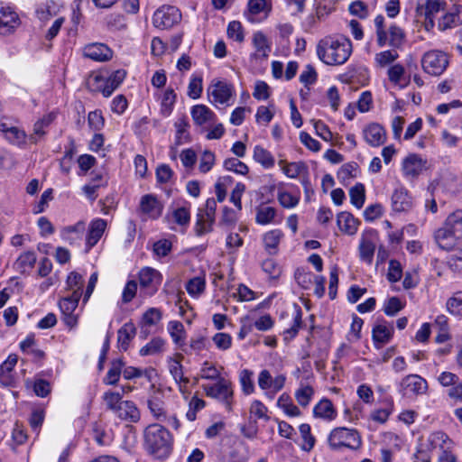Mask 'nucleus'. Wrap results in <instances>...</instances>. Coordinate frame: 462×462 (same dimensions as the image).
I'll return each instance as SVG.
<instances>
[{"label":"nucleus","instance_id":"f3484780","mask_svg":"<svg viewBox=\"0 0 462 462\" xmlns=\"http://www.w3.org/2000/svg\"><path fill=\"white\" fill-rule=\"evenodd\" d=\"M394 328L392 323H388L385 319H380L374 326L372 330V337L374 346L379 349L389 343L393 338Z\"/></svg>","mask_w":462,"mask_h":462},{"label":"nucleus","instance_id":"58836bf2","mask_svg":"<svg viewBox=\"0 0 462 462\" xmlns=\"http://www.w3.org/2000/svg\"><path fill=\"white\" fill-rule=\"evenodd\" d=\"M162 319V312L159 309L150 308L147 310L142 318V328L141 333L146 337L149 331L145 328V327H151L156 325Z\"/></svg>","mask_w":462,"mask_h":462},{"label":"nucleus","instance_id":"c03bdc74","mask_svg":"<svg viewBox=\"0 0 462 462\" xmlns=\"http://www.w3.org/2000/svg\"><path fill=\"white\" fill-rule=\"evenodd\" d=\"M277 406L291 417H296L300 414V409L292 402L291 398L287 393H282L277 401Z\"/></svg>","mask_w":462,"mask_h":462},{"label":"nucleus","instance_id":"8fccbe9b","mask_svg":"<svg viewBox=\"0 0 462 462\" xmlns=\"http://www.w3.org/2000/svg\"><path fill=\"white\" fill-rule=\"evenodd\" d=\"M206 281L204 277L196 276L186 284V290L191 296H199L205 291Z\"/></svg>","mask_w":462,"mask_h":462},{"label":"nucleus","instance_id":"603ef678","mask_svg":"<svg viewBox=\"0 0 462 462\" xmlns=\"http://www.w3.org/2000/svg\"><path fill=\"white\" fill-rule=\"evenodd\" d=\"M163 345L164 341L161 337H154L140 349V355L145 356L158 354L162 352Z\"/></svg>","mask_w":462,"mask_h":462},{"label":"nucleus","instance_id":"412c9836","mask_svg":"<svg viewBox=\"0 0 462 462\" xmlns=\"http://www.w3.org/2000/svg\"><path fill=\"white\" fill-rule=\"evenodd\" d=\"M364 138L368 144L374 147L380 146L386 140V133L382 125L376 123L370 124L363 131Z\"/></svg>","mask_w":462,"mask_h":462},{"label":"nucleus","instance_id":"c85d7f7f","mask_svg":"<svg viewBox=\"0 0 462 462\" xmlns=\"http://www.w3.org/2000/svg\"><path fill=\"white\" fill-rule=\"evenodd\" d=\"M115 414L121 420L136 422L140 420V412L136 405L131 401H124L117 407Z\"/></svg>","mask_w":462,"mask_h":462},{"label":"nucleus","instance_id":"a211bd4d","mask_svg":"<svg viewBox=\"0 0 462 462\" xmlns=\"http://www.w3.org/2000/svg\"><path fill=\"white\" fill-rule=\"evenodd\" d=\"M20 25L18 14L10 6H0V34L13 32Z\"/></svg>","mask_w":462,"mask_h":462},{"label":"nucleus","instance_id":"393cba45","mask_svg":"<svg viewBox=\"0 0 462 462\" xmlns=\"http://www.w3.org/2000/svg\"><path fill=\"white\" fill-rule=\"evenodd\" d=\"M164 219L168 223H176L180 226L187 227L190 221V207L182 206L177 208H173L171 211H169Z\"/></svg>","mask_w":462,"mask_h":462},{"label":"nucleus","instance_id":"0eeeda50","mask_svg":"<svg viewBox=\"0 0 462 462\" xmlns=\"http://www.w3.org/2000/svg\"><path fill=\"white\" fill-rule=\"evenodd\" d=\"M428 383L419 374H411L404 376L398 384L399 393L407 399H413L427 393Z\"/></svg>","mask_w":462,"mask_h":462},{"label":"nucleus","instance_id":"4c0bfd02","mask_svg":"<svg viewBox=\"0 0 462 462\" xmlns=\"http://www.w3.org/2000/svg\"><path fill=\"white\" fill-rule=\"evenodd\" d=\"M169 333L173 342L180 347L185 345L186 332L183 324L178 320L170 321L168 324Z\"/></svg>","mask_w":462,"mask_h":462},{"label":"nucleus","instance_id":"7ed1b4c3","mask_svg":"<svg viewBox=\"0 0 462 462\" xmlns=\"http://www.w3.org/2000/svg\"><path fill=\"white\" fill-rule=\"evenodd\" d=\"M460 239H462V210L457 209L450 213L442 226L434 232V240L440 249L450 251Z\"/></svg>","mask_w":462,"mask_h":462},{"label":"nucleus","instance_id":"680f3d73","mask_svg":"<svg viewBox=\"0 0 462 462\" xmlns=\"http://www.w3.org/2000/svg\"><path fill=\"white\" fill-rule=\"evenodd\" d=\"M316 276L311 272H307L304 269H297L295 272V279L303 289H309Z\"/></svg>","mask_w":462,"mask_h":462},{"label":"nucleus","instance_id":"052dcab7","mask_svg":"<svg viewBox=\"0 0 462 462\" xmlns=\"http://www.w3.org/2000/svg\"><path fill=\"white\" fill-rule=\"evenodd\" d=\"M254 373L248 369H244L240 373V383L242 390L245 394H251L254 393V385L252 380Z\"/></svg>","mask_w":462,"mask_h":462},{"label":"nucleus","instance_id":"5701e85b","mask_svg":"<svg viewBox=\"0 0 462 462\" xmlns=\"http://www.w3.org/2000/svg\"><path fill=\"white\" fill-rule=\"evenodd\" d=\"M392 207L395 212L408 211L412 208V199L405 189H395L392 196Z\"/></svg>","mask_w":462,"mask_h":462},{"label":"nucleus","instance_id":"dca6fc26","mask_svg":"<svg viewBox=\"0 0 462 462\" xmlns=\"http://www.w3.org/2000/svg\"><path fill=\"white\" fill-rule=\"evenodd\" d=\"M139 208L143 215L155 220L162 215L164 205L155 195L146 194L141 198Z\"/></svg>","mask_w":462,"mask_h":462},{"label":"nucleus","instance_id":"774afa93","mask_svg":"<svg viewBox=\"0 0 462 462\" xmlns=\"http://www.w3.org/2000/svg\"><path fill=\"white\" fill-rule=\"evenodd\" d=\"M313 393V388L310 385H307L297 390L295 393V397L300 405L307 406L310 403Z\"/></svg>","mask_w":462,"mask_h":462},{"label":"nucleus","instance_id":"5fc2aeb1","mask_svg":"<svg viewBox=\"0 0 462 462\" xmlns=\"http://www.w3.org/2000/svg\"><path fill=\"white\" fill-rule=\"evenodd\" d=\"M437 380L441 386L448 387V389H454L462 383L456 374L448 371L440 373Z\"/></svg>","mask_w":462,"mask_h":462},{"label":"nucleus","instance_id":"bf43d9fd","mask_svg":"<svg viewBox=\"0 0 462 462\" xmlns=\"http://www.w3.org/2000/svg\"><path fill=\"white\" fill-rule=\"evenodd\" d=\"M443 9L442 3L439 0H428L424 6H421L420 14L426 17H433Z\"/></svg>","mask_w":462,"mask_h":462},{"label":"nucleus","instance_id":"ea45409f","mask_svg":"<svg viewBox=\"0 0 462 462\" xmlns=\"http://www.w3.org/2000/svg\"><path fill=\"white\" fill-rule=\"evenodd\" d=\"M125 366V363L122 359H115L111 362V366L104 378V383L108 385H115L117 383L120 378V374Z\"/></svg>","mask_w":462,"mask_h":462},{"label":"nucleus","instance_id":"a18cd8bd","mask_svg":"<svg viewBox=\"0 0 462 462\" xmlns=\"http://www.w3.org/2000/svg\"><path fill=\"white\" fill-rule=\"evenodd\" d=\"M177 96L172 88H167L162 96L161 103V114L167 117L172 110L176 102Z\"/></svg>","mask_w":462,"mask_h":462},{"label":"nucleus","instance_id":"6e6552de","mask_svg":"<svg viewBox=\"0 0 462 462\" xmlns=\"http://www.w3.org/2000/svg\"><path fill=\"white\" fill-rule=\"evenodd\" d=\"M448 59L447 55L439 51L426 52L421 59V67L425 73L431 76H439L447 69Z\"/></svg>","mask_w":462,"mask_h":462},{"label":"nucleus","instance_id":"9b49d317","mask_svg":"<svg viewBox=\"0 0 462 462\" xmlns=\"http://www.w3.org/2000/svg\"><path fill=\"white\" fill-rule=\"evenodd\" d=\"M206 395L222 402L228 411L231 410L233 390L231 383L225 378H220L217 383L203 386Z\"/></svg>","mask_w":462,"mask_h":462},{"label":"nucleus","instance_id":"f257e3e1","mask_svg":"<svg viewBox=\"0 0 462 462\" xmlns=\"http://www.w3.org/2000/svg\"><path fill=\"white\" fill-rule=\"evenodd\" d=\"M352 53V43L346 37H326L317 45L319 59L327 65L337 66L347 61Z\"/></svg>","mask_w":462,"mask_h":462},{"label":"nucleus","instance_id":"4be33fe9","mask_svg":"<svg viewBox=\"0 0 462 462\" xmlns=\"http://www.w3.org/2000/svg\"><path fill=\"white\" fill-rule=\"evenodd\" d=\"M106 227V221L102 218H96L91 221L86 237L87 250L88 251L99 241Z\"/></svg>","mask_w":462,"mask_h":462},{"label":"nucleus","instance_id":"2f4dec72","mask_svg":"<svg viewBox=\"0 0 462 462\" xmlns=\"http://www.w3.org/2000/svg\"><path fill=\"white\" fill-rule=\"evenodd\" d=\"M183 358L184 356L182 354H176L175 357H170L169 371L176 383H183L186 385L189 383V379L183 375V366L181 365V360Z\"/></svg>","mask_w":462,"mask_h":462},{"label":"nucleus","instance_id":"cd10ccee","mask_svg":"<svg viewBox=\"0 0 462 462\" xmlns=\"http://www.w3.org/2000/svg\"><path fill=\"white\" fill-rule=\"evenodd\" d=\"M337 225L343 233L353 236L357 231L359 221L352 214L344 211L337 215Z\"/></svg>","mask_w":462,"mask_h":462},{"label":"nucleus","instance_id":"423d86ee","mask_svg":"<svg viewBox=\"0 0 462 462\" xmlns=\"http://www.w3.org/2000/svg\"><path fill=\"white\" fill-rule=\"evenodd\" d=\"M217 210V200L214 198L207 199L205 207L199 208L194 227L197 236H200L213 230Z\"/></svg>","mask_w":462,"mask_h":462},{"label":"nucleus","instance_id":"7c9ffc66","mask_svg":"<svg viewBox=\"0 0 462 462\" xmlns=\"http://www.w3.org/2000/svg\"><path fill=\"white\" fill-rule=\"evenodd\" d=\"M136 328L132 322L124 324L117 331V342L123 351L128 349L131 340L134 337Z\"/></svg>","mask_w":462,"mask_h":462},{"label":"nucleus","instance_id":"4468645a","mask_svg":"<svg viewBox=\"0 0 462 462\" xmlns=\"http://www.w3.org/2000/svg\"><path fill=\"white\" fill-rule=\"evenodd\" d=\"M378 233L374 229L365 230L361 236L359 244V257L363 262L371 264L376 248Z\"/></svg>","mask_w":462,"mask_h":462},{"label":"nucleus","instance_id":"13d9d810","mask_svg":"<svg viewBox=\"0 0 462 462\" xmlns=\"http://www.w3.org/2000/svg\"><path fill=\"white\" fill-rule=\"evenodd\" d=\"M402 276V267L399 261L392 259L389 262L387 279L390 282H397Z\"/></svg>","mask_w":462,"mask_h":462},{"label":"nucleus","instance_id":"aec40b11","mask_svg":"<svg viewBox=\"0 0 462 462\" xmlns=\"http://www.w3.org/2000/svg\"><path fill=\"white\" fill-rule=\"evenodd\" d=\"M84 56L95 61H106L113 56L112 50L103 43H91L84 47Z\"/></svg>","mask_w":462,"mask_h":462},{"label":"nucleus","instance_id":"69168bd1","mask_svg":"<svg viewBox=\"0 0 462 462\" xmlns=\"http://www.w3.org/2000/svg\"><path fill=\"white\" fill-rule=\"evenodd\" d=\"M202 89V78L192 77L188 87V96L192 99H197L200 97Z\"/></svg>","mask_w":462,"mask_h":462},{"label":"nucleus","instance_id":"c756f323","mask_svg":"<svg viewBox=\"0 0 462 462\" xmlns=\"http://www.w3.org/2000/svg\"><path fill=\"white\" fill-rule=\"evenodd\" d=\"M462 6H456L454 11L443 15L439 21L438 27L441 31L458 26L462 23Z\"/></svg>","mask_w":462,"mask_h":462},{"label":"nucleus","instance_id":"9d476101","mask_svg":"<svg viewBox=\"0 0 462 462\" xmlns=\"http://www.w3.org/2000/svg\"><path fill=\"white\" fill-rule=\"evenodd\" d=\"M125 76V69H117L106 79L101 75H96L93 80L97 84L96 89L100 91L105 97H108L121 85Z\"/></svg>","mask_w":462,"mask_h":462},{"label":"nucleus","instance_id":"6ab92c4d","mask_svg":"<svg viewBox=\"0 0 462 462\" xmlns=\"http://www.w3.org/2000/svg\"><path fill=\"white\" fill-rule=\"evenodd\" d=\"M0 132L9 143L21 148L25 146L28 135L23 129L1 122Z\"/></svg>","mask_w":462,"mask_h":462},{"label":"nucleus","instance_id":"0e129e2a","mask_svg":"<svg viewBox=\"0 0 462 462\" xmlns=\"http://www.w3.org/2000/svg\"><path fill=\"white\" fill-rule=\"evenodd\" d=\"M212 340L216 346L222 351L229 349L232 346V337L227 333H216Z\"/></svg>","mask_w":462,"mask_h":462},{"label":"nucleus","instance_id":"79ce46f5","mask_svg":"<svg viewBox=\"0 0 462 462\" xmlns=\"http://www.w3.org/2000/svg\"><path fill=\"white\" fill-rule=\"evenodd\" d=\"M254 159L265 169L272 168L275 162L272 153L261 145L254 148Z\"/></svg>","mask_w":462,"mask_h":462},{"label":"nucleus","instance_id":"1a4fd4ad","mask_svg":"<svg viewBox=\"0 0 462 462\" xmlns=\"http://www.w3.org/2000/svg\"><path fill=\"white\" fill-rule=\"evenodd\" d=\"M181 20L180 11L173 5H162L157 9L152 17L153 25L159 29H169Z\"/></svg>","mask_w":462,"mask_h":462},{"label":"nucleus","instance_id":"39448f33","mask_svg":"<svg viewBox=\"0 0 462 462\" xmlns=\"http://www.w3.org/2000/svg\"><path fill=\"white\" fill-rule=\"evenodd\" d=\"M448 437L442 431H436L426 439H419L415 457L421 462H430L431 453L436 448H444Z\"/></svg>","mask_w":462,"mask_h":462},{"label":"nucleus","instance_id":"a878e982","mask_svg":"<svg viewBox=\"0 0 462 462\" xmlns=\"http://www.w3.org/2000/svg\"><path fill=\"white\" fill-rule=\"evenodd\" d=\"M191 117L194 124L203 125L208 123L215 122V113L205 105H195L190 109Z\"/></svg>","mask_w":462,"mask_h":462},{"label":"nucleus","instance_id":"20e7f679","mask_svg":"<svg viewBox=\"0 0 462 462\" xmlns=\"http://www.w3.org/2000/svg\"><path fill=\"white\" fill-rule=\"evenodd\" d=\"M328 442L334 451H342L344 448L356 450L362 444L359 433L356 430L345 427L334 429L328 438Z\"/></svg>","mask_w":462,"mask_h":462},{"label":"nucleus","instance_id":"338daca9","mask_svg":"<svg viewBox=\"0 0 462 462\" xmlns=\"http://www.w3.org/2000/svg\"><path fill=\"white\" fill-rule=\"evenodd\" d=\"M236 221L237 216L236 210L228 207H224L219 225L223 226L231 227L236 225Z\"/></svg>","mask_w":462,"mask_h":462},{"label":"nucleus","instance_id":"a19ab883","mask_svg":"<svg viewBox=\"0 0 462 462\" xmlns=\"http://www.w3.org/2000/svg\"><path fill=\"white\" fill-rule=\"evenodd\" d=\"M313 414L315 417L332 420L336 416V411L332 402L328 399H324L314 407Z\"/></svg>","mask_w":462,"mask_h":462},{"label":"nucleus","instance_id":"72a5a7b5","mask_svg":"<svg viewBox=\"0 0 462 462\" xmlns=\"http://www.w3.org/2000/svg\"><path fill=\"white\" fill-rule=\"evenodd\" d=\"M283 233L280 229L271 230L263 235L264 248L269 254H276Z\"/></svg>","mask_w":462,"mask_h":462},{"label":"nucleus","instance_id":"ddd939ff","mask_svg":"<svg viewBox=\"0 0 462 462\" xmlns=\"http://www.w3.org/2000/svg\"><path fill=\"white\" fill-rule=\"evenodd\" d=\"M208 94L213 103L227 104L233 97L234 87L226 80L213 79L208 88Z\"/></svg>","mask_w":462,"mask_h":462},{"label":"nucleus","instance_id":"de8ad7c7","mask_svg":"<svg viewBox=\"0 0 462 462\" xmlns=\"http://www.w3.org/2000/svg\"><path fill=\"white\" fill-rule=\"evenodd\" d=\"M350 201L357 208H361L365 199V189L362 183H356L349 190Z\"/></svg>","mask_w":462,"mask_h":462},{"label":"nucleus","instance_id":"f704fd0d","mask_svg":"<svg viewBox=\"0 0 462 462\" xmlns=\"http://www.w3.org/2000/svg\"><path fill=\"white\" fill-rule=\"evenodd\" d=\"M85 222L79 221L77 224L73 226H66L62 230V237L66 241H69V244H75L79 241H80L83 237V235L85 233Z\"/></svg>","mask_w":462,"mask_h":462},{"label":"nucleus","instance_id":"c9c22d12","mask_svg":"<svg viewBox=\"0 0 462 462\" xmlns=\"http://www.w3.org/2000/svg\"><path fill=\"white\" fill-rule=\"evenodd\" d=\"M148 407L157 420H165L166 412L164 402L162 400V393L161 392L154 393V394L148 400Z\"/></svg>","mask_w":462,"mask_h":462},{"label":"nucleus","instance_id":"473e14b6","mask_svg":"<svg viewBox=\"0 0 462 462\" xmlns=\"http://www.w3.org/2000/svg\"><path fill=\"white\" fill-rule=\"evenodd\" d=\"M174 126L176 128L175 142L176 146L182 145L190 142V134L189 132V123L185 116L179 118Z\"/></svg>","mask_w":462,"mask_h":462},{"label":"nucleus","instance_id":"49530a36","mask_svg":"<svg viewBox=\"0 0 462 462\" xmlns=\"http://www.w3.org/2000/svg\"><path fill=\"white\" fill-rule=\"evenodd\" d=\"M276 216V209L273 207L261 205L256 208L255 220L258 224L267 225L273 221Z\"/></svg>","mask_w":462,"mask_h":462},{"label":"nucleus","instance_id":"f03ea898","mask_svg":"<svg viewBox=\"0 0 462 462\" xmlns=\"http://www.w3.org/2000/svg\"><path fill=\"white\" fill-rule=\"evenodd\" d=\"M144 448L156 458L163 459L172 451L173 438L171 432L160 424H151L143 433Z\"/></svg>","mask_w":462,"mask_h":462},{"label":"nucleus","instance_id":"4d7b16f0","mask_svg":"<svg viewBox=\"0 0 462 462\" xmlns=\"http://www.w3.org/2000/svg\"><path fill=\"white\" fill-rule=\"evenodd\" d=\"M404 305L398 297L389 298L383 304V311L387 316L393 317L403 309Z\"/></svg>","mask_w":462,"mask_h":462},{"label":"nucleus","instance_id":"bb28decb","mask_svg":"<svg viewBox=\"0 0 462 462\" xmlns=\"http://www.w3.org/2000/svg\"><path fill=\"white\" fill-rule=\"evenodd\" d=\"M424 167L422 159L417 154H411L403 160L402 171L406 177L415 178Z\"/></svg>","mask_w":462,"mask_h":462},{"label":"nucleus","instance_id":"e2e57ef3","mask_svg":"<svg viewBox=\"0 0 462 462\" xmlns=\"http://www.w3.org/2000/svg\"><path fill=\"white\" fill-rule=\"evenodd\" d=\"M200 377L207 380H219L220 372L216 368L214 365L208 361H205L200 369Z\"/></svg>","mask_w":462,"mask_h":462},{"label":"nucleus","instance_id":"e433bc0d","mask_svg":"<svg viewBox=\"0 0 462 462\" xmlns=\"http://www.w3.org/2000/svg\"><path fill=\"white\" fill-rule=\"evenodd\" d=\"M36 262L35 253L28 251L22 254L14 263V268L20 273H25L32 269Z\"/></svg>","mask_w":462,"mask_h":462},{"label":"nucleus","instance_id":"b1692460","mask_svg":"<svg viewBox=\"0 0 462 462\" xmlns=\"http://www.w3.org/2000/svg\"><path fill=\"white\" fill-rule=\"evenodd\" d=\"M55 119V115L50 113L37 120L33 125V133L27 138L32 143H37L46 134L45 129L48 128Z\"/></svg>","mask_w":462,"mask_h":462},{"label":"nucleus","instance_id":"f8f14e48","mask_svg":"<svg viewBox=\"0 0 462 462\" xmlns=\"http://www.w3.org/2000/svg\"><path fill=\"white\" fill-rule=\"evenodd\" d=\"M138 277L141 289L150 296L153 295L158 291L162 281L161 273L152 267L142 268Z\"/></svg>","mask_w":462,"mask_h":462},{"label":"nucleus","instance_id":"3c124183","mask_svg":"<svg viewBox=\"0 0 462 462\" xmlns=\"http://www.w3.org/2000/svg\"><path fill=\"white\" fill-rule=\"evenodd\" d=\"M253 43L258 52H261L263 57H268L271 51V46L268 43L266 36L262 32H257L254 34Z\"/></svg>","mask_w":462,"mask_h":462},{"label":"nucleus","instance_id":"37998d69","mask_svg":"<svg viewBox=\"0 0 462 462\" xmlns=\"http://www.w3.org/2000/svg\"><path fill=\"white\" fill-rule=\"evenodd\" d=\"M66 284L67 290L71 291L72 295L79 292V296H82L84 279L81 274L77 272H71L68 275Z\"/></svg>","mask_w":462,"mask_h":462},{"label":"nucleus","instance_id":"09e8293b","mask_svg":"<svg viewBox=\"0 0 462 462\" xmlns=\"http://www.w3.org/2000/svg\"><path fill=\"white\" fill-rule=\"evenodd\" d=\"M448 312L457 317H462V291H457L447 301Z\"/></svg>","mask_w":462,"mask_h":462},{"label":"nucleus","instance_id":"2eb2a0df","mask_svg":"<svg viewBox=\"0 0 462 462\" xmlns=\"http://www.w3.org/2000/svg\"><path fill=\"white\" fill-rule=\"evenodd\" d=\"M80 298L79 292H76L74 295L70 294L63 297L59 302V307L63 315V321L69 328H74L78 323V316L74 314V311L79 305Z\"/></svg>","mask_w":462,"mask_h":462},{"label":"nucleus","instance_id":"6e6d98bb","mask_svg":"<svg viewBox=\"0 0 462 462\" xmlns=\"http://www.w3.org/2000/svg\"><path fill=\"white\" fill-rule=\"evenodd\" d=\"M103 400L106 405V408L112 411L114 413L116 409L124 402L122 401V394L116 392H106L103 396Z\"/></svg>","mask_w":462,"mask_h":462},{"label":"nucleus","instance_id":"864d4df0","mask_svg":"<svg viewBox=\"0 0 462 462\" xmlns=\"http://www.w3.org/2000/svg\"><path fill=\"white\" fill-rule=\"evenodd\" d=\"M224 168L227 171H234L237 174L245 175L248 173V167L245 163L237 158L226 159L223 164Z\"/></svg>","mask_w":462,"mask_h":462}]
</instances>
